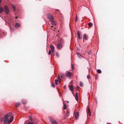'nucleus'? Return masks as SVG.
<instances>
[{
	"label": "nucleus",
	"mask_w": 124,
	"mask_h": 124,
	"mask_svg": "<svg viewBox=\"0 0 124 124\" xmlns=\"http://www.w3.org/2000/svg\"><path fill=\"white\" fill-rule=\"evenodd\" d=\"M11 114V113H8L4 116L3 122L5 124H9L12 121L13 117L12 116L10 117Z\"/></svg>",
	"instance_id": "obj_1"
},
{
	"label": "nucleus",
	"mask_w": 124,
	"mask_h": 124,
	"mask_svg": "<svg viewBox=\"0 0 124 124\" xmlns=\"http://www.w3.org/2000/svg\"><path fill=\"white\" fill-rule=\"evenodd\" d=\"M4 10L6 14H8L9 13V10L8 7L7 6H4Z\"/></svg>",
	"instance_id": "obj_2"
},
{
	"label": "nucleus",
	"mask_w": 124,
	"mask_h": 124,
	"mask_svg": "<svg viewBox=\"0 0 124 124\" xmlns=\"http://www.w3.org/2000/svg\"><path fill=\"white\" fill-rule=\"evenodd\" d=\"M47 16L48 18L50 21L52 20H53L54 19V18L50 14H47Z\"/></svg>",
	"instance_id": "obj_3"
},
{
	"label": "nucleus",
	"mask_w": 124,
	"mask_h": 124,
	"mask_svg": "<svg viewBox=\"0 0 124 124\" xmlns=\"http://www.w3.org/2000/svg\"><path fill=\"white\" fill-rule=\"evenodd\" d=\"M50 120L52 124H57V123L52 118H50Z\"/></svg>",
	"instance_id": "obj_4"
},
{
	"label": "nucleus",
	"mask_w": 124,
	"mask_h": 124,
	"mask_svg": "<svg viewBox=\"0 0 124 124\" xmlns=\"http://www.w3.org/2000/svg\"><path fill=\"white\" fill-rule=\"evenodd\" d=\"M87 112V115H89V116H90L91 115V112L89 106H88Z\"/></svg>",
	"instance_id": "obj_5"
},
{
	"label": "nucleus",
	"mask_w": 124,
	"mask_h": 124,
	"mask_svg": "<svg viewBox=\"0 0 124 124\" xmlns=\"http://www.w3.org/2000/svg\"><path fill=\"white\" fill-rule=\"evenodd\" d=\"M62 43H59L57 45V48L58 49H60L62 47Z\"/></svg>",
	"instance_id": "obj_6"
},
{
	"label": "nucleus",
	"mask_w": 124,
	"mask_h": 124,
	"mask_svg": "<svg viewBox=\"0 0 124 124\" xmlns=\"http://www.w3.org/2000/svg\"><path fill=\"white\" fill-rule=\"evenodd\" d=\"M5 33H4L1 30H0V37L3 36L5 35Z\"/></svg>",
	"instance_id": "obj_7"
},
{
	"label": "nucleus",
	"mask_w": 124,
	"mask_h": 124,
	"mask_svg": "<svg viewBox=\"0 0 124 124\" xmlns=\"http://www.w3.org/2000/svg\"><path fill=\"white\" fill-rule=\"evenodd\" d=\"M50 47L52 50V53H54V47L52 45H51L50 46Z\"/></svg>",
	"instance_id": "obj_8"
},
{
	"label": "nucleus",
	"mask_w": 124,
	"mask_h": 124,
	"mask_svg": "<svg viewBox=\"0 0 124 124\" xmlns=\"http://www.w3.org/2000/svg\"><path fill=\"white\" fill-rule=\"evenodd\" d=\"M79 116V113L77 112L75 114V117L76 119H77Z\"/></svg>",
	"instance_id": "obj_9"
},
{
	"label": "nucleus",
	"mask_w": 124,
	"mask_h": 124,
	"mask_svg": "<svg viewBox=\"0 0 124 124\" xmlns=\"http://www.w3.org/2000/svg\"><path fill=\"white\" fill-rule=\"evenodd\" d=\"M20 26L19 24L17 23H16L15 25V27L17 28L20 27Z\"/></svg>",
	"instance_id": "obj_10"
},
{
	"label": "nucleus",
	"mask_w": 124,
	"mask_h": 124,
	"mask_svg": "<svg viewBox=\"0 0 124 124\" xmlns=\"http://www.w3.org/2000/svg\"><path fill=\"white\" fill-rule=\"evenodd\" d=\"M80 31H77L78 33V38L79 39H82V37H80Z\"/></svg>",
	"instance_id": "obj_11"
},
{
	"label": "nucleus",
	"mask_w": 124,
	"mask_h": 124,
	"mask_svg": "<svg viewBox=\"0 0 124 124\" xmlns=\"http://www.w3.org/2000/svg\"><path fill=\"white\" fill-rule=\"evenodd\" d=\"M69 86L70 90L72 92L74 90V89L72 86L70 85H69Z\"/></svg>",
	"instance_id": "obj_12"
},
{
	"label": "nucleus",
	"mask_w": 124,
	"mask_h": 124,
	"mask_svg": "<svg viewBox=\"0 0 124 124\" xmlns=\"http://www.w3.org/2000/svg\"><path fill=\"white\" fill-rule=\"evenodd\" d=\"M71 75V72H67L66 74V75L68 77H70Z\"/></svg>",
	"instance_id": "obj_13"
},
{
	"label": "nucleus",
	"mask_w": 124,
	"mask_h": 124,
	"mask_svg": "<svg viewBox=\"0 0 124 124\" xmlns=\"http://www.w3.org/2000/svg\"><path fill=\"white\" fill-rule=\"evenodd\" d=\"M21 104V103H16V105H15V107L16 108H17L19 106H20Z\"/></svg>",
	"instance_id": "obj_14"
},
{
	"label": "nucleus",
	"mask_w": 124,
	"mask_h": 124,
	"mask_svg": "<svg viewBox=\"0 0 124 124\" xmlns=\"http://www.w3.org/2000/svg\"><path fill=\"white\" fill-rule=\"evenodd\" d=\"M51 21V23L53 25H56V22H54L53 20H52Z\"/></svg>",
	"instance_id": "obj_15"
},
{
	"label": "nucleus",
	"mask_w": 124,
	"mask_h": 124,
	"mask_svg": "<svg viewBox=\"0 0 124 124\" xmlns=\"http://www.w3.org/2000/svg\"><path fill=\"white\" fill-rule=\"evenodd\" d=\"M83 38L84 40V39L85 40H87V36L86 35V34H84L83 35Z\"/></svg>",
	"instance_id": "obj_16"
},
{
	"label": "nucleus",
	"mask_w": 124,
	"mask_h": 124,
	"mask_svg": "<svg viewBox=\"0 0 124 124\" xmlns=\"http://www.w3.org/2000/svg\"><path fill=\"white\" fill-rule=\"evenodd\" d=\"M75 99H76L77 101L78 99V94L77 93H76L75 94Z\"/></svg>",
	"instance_id": "obj_17"
},
{
	"label": "nucleus",
	"mask_w": 124,
	"mask_h": 124,
	"mask_svg": "<svg viewBox=\"0 0 124 124\" xmlns=\"http://www.w3.org/2000/svg\"><path fill=\"white\" fill-rule=\"evenodd\" d=\"M4 9L2 7H0V13H1L3 11Z\"/></svg>",
	"instance_id": "obj_18"
},
{
	"label": "nucleus",
	"mask_w": 124,
	"mask_h": 124,
	"mask_svg": "<svg viewBox=\"0 0 124 124\" xmlns=\"http://www.w3.org/2000/svg\"><path fill=\"white\" fill-rule=\"evenodd\" d=\"M29 119L31 121H32V116H29Z\"/></svg>",
	"instance_id": "obj_19"
},
{
	"label": "nucleus",
	"mask_w": 124,
	"mask_h": 124,
	"mask_svg": "<svg viewBox=\"0 0 124 124\" xmlns=\"http://www.w3.org/2000/svg\"><path fill=\"white\" fill-rule=\"evenodd\" d=\"M12 6L13 8V10L15 11L16 10V8L15 6H14V5L12 4Z\"/></svg>",
	"instance_id": "obj_20"
},
{
	"label": "nucleus",
	"mask_w": 124,
	"mask_h": 124,
	"mask_svg": "<svg viewBox=\"0 0 124 124\" xmlns=\"http://www.w3.org/2000/svg\"><path fill=\"white\" fill-rule=\"evenodd\" d=\"M97 72L99 74H100L101 73V72L100 70L98 69L97 70Z\"/></svg>",
	"instance_id": "obj_21"
},
{
	"label": "nucleus",
	"mask_w": 124,
	"mask_h": 124,
	"mask_svg": "<svg viewBox=\"0 0 124 124\" xmlns=\"http://www.w3.org/2000/svg\"><path fill=\"white\" fill-rule=\"evenodd\" d=\"M61 78H64L65 75L64 74H61L60 75Z\"/></svg>",
	"instance_id": "obj_22"
},
{
	"label": "nucleus",
	"mask_w": 124,
	"mask_h": 124,
	"mask_svg": "<svg viewBox=\"0 0 124 124\" xmlns=\"http://www.w3.org/2000/svg\"><path fill=\"white\" fill-rule=\"evenodd\" d=\"M22 102L23 104H25L26 103V101L25 100H23L22 101Z\"/></svg>",
	"instance_id": "obj_23"
},
{
	"label": "nucleus",
	"mask_w": 124,
	"mask_h": 124,
	"mask_svg": "<svg viewBox=\"0 0 124 124\" xmlns=\"http://www.w3.org/2000/svg\"><path fill=\"white\" fill-rule=\"evenodd\" d=\"M69 113L68 110L67 111L66 115V116H68L69 115Z\"/></svg>",
	"instance_id": "obj_24"
},
{
	"label": "nucleus",
	"mask_w": 124,
	"mask_h": 124,
	"mask_svg": "<svg viewBox=\"0 0 124 124\" xmlns=\"http://www.w3.org/2000/svg\"><path fill=\"white\" fill-rule=\"evenodd\" d=\"M80 86L83 87V83L81 82H80Z\"/></svg>",
	"instance_id": "obj_25"
},
{
	"label": "nucleus",
	"mask_w": 124,
	"mask_h": 124,
	"mask_svg": "<svg viewBox=\"0 0 124 124\" xmlns=\"http://www.w3.org/2000/svg\"><path fill=\"white\" fill-rule=\"evenodd\" d=\"M64 106H63V108H64V109H66V105L64 104Z\"/></svg>",
	"instance_id": "obj_26"
},
{
	"label": "nucleus",
	"mask_w": 124,
	"mask_h": 124,
	"mask_svg": "<svg viewBox=\"0 0 124 124\" xmlns=\"http://www.w3.org/2000/svg\"><path fill=\"white\" fill-rule=\"evenodd\" d=\"M78 17L77 15L76 16V17L75 18V22H76L77 20Z\"/></svg>",
	"instance_id": "obj_27"
},
{
	"label": "nucleus",
	"mask_w": 124,
	"mask_h": 124,
	"mask_svg": "<svg viewBox=\"0 0 124 124\" xmlns=\"http://www.w3.org/2000/svg\"><path fill=\"white\" fill-rule=\"evenodd\" d=\"M92 25V23L91 22L89 23L88 24V25L89 26H91Z\"/></svg>",
	"instance_id": "obj_28"
},
{
	"label": "nucleus",
	"mask_w": 124,
	"mask_h": 124,
	"mask_svg": "<svg viewBox=\"0 0 124 124\" xmlns=\"http://www.w3.org/2000/svg\"><path fill=\"white\" fill-rule=\"evenodd\" d=\"M58 80H57V79H56L55 80V84L56 85H58V83H57V82H58Z\"/></svg>",
	"instance_id": "obj_29"
},
{
	"label": "nucleus",
	"mask_w": 124,
	"mask_h": 124,
	"mask_svg": "<svg viewBox=\"0 0 124 124\" xmlns=\"http://www.w3.org/2000/svg\"><path fill=\"white\" fill-rule=\"evenodd\" d=\"M51 86L52 87H55V85L54 83H53L52 84Z\"/></svg>",
	"instance_id": "obj_30"
},
{
	"label": "nucleus",
	"mask_w": 124,
	"mask_h": 124,
	"mask_svg": "<svg viewBox=\"0 0 124 124\" xmlns=\"http://www.w3.org/2000/svg\"><path fill=\"white\" fill-rule=\"evenodd\" d=\"M58 80L59 81V82H60V78L59 77V75H58Z\"/></svg>",
	"instance_id": "obj_31"
},
{
	"label": "nucleus",
	"mask_w": 124,
	"mask_h": 124,
	"mask_svg": "<svg viewBox=\"0 0 124 124\" xmlns=\"http://www.w3.org/2000/svg\"><path fill=\"white\" fill-rule=\"evenodd\" d=\"M71 67L73 69H74V66L73 64H72L71 65Z\"/></svg>",
	"instance_id": "obj_32"
},
{
	"label": "nucleus",
	"mask_w": 124,
	"mask_h": 124,
	"mask_svg": "<svg viewBox=\"0 0 124 124\" xmlns=\"http://www.w3.org/2000/svg\"><path fill=\"white\" fill-rule=\"evenodd\" d=\"M51 53V51L50 50H49V53H48V54H49V55Z\"/></svg>",
	"instance_id": "obj_33"
},
{
	"label": "nucleus",
	"mask_w": 124,
	"mask_h": 124,
	"mask_svg": "<svg viewBox=\"0 0 124 124\" xmlns=\"http://www.w3.org/2000/svg\"><path fill=\"white\" fill-rule=\"evenodd\" d=\"M27 124H33L31 122H28Z\"/></svg>",
	"instance_id": "obj_34"
},
{
	"label": "nucleus",
	"mask_w": 124,
	"mask_h": 124,
	"mask_svg": "<svg viewBox=\"0 0 124 124\" xmlns=\"http://www.w3.org/2000/svg\"><path fill=\"white\" fill-rule=\"evenodd\" d=\"M56 54L57 56V57H58L59 56V54H58V52H57Z\"/></svg>",
	"instance_id": "obj_35"
},
{
	"label": "nucleus",
	"mask_w": 124,
	"mask_h": 124,
	"mask_svg": "<svg viewBox=\"0 0 124 124\" xmlns=\"http://www.w3.org/2000/svg\"><path fill=\"white\" fill-rule=\"evenodd\" d=\"M87 78H89L90 77V76H89V75H88L87 76Z\"/></svg>",
	"instance_id": "obj_36"
},
{
	"label": "nucleus",
	"mask_w": 124,
	"mask_h": 124,
	"mask_svg": "<svg viewBox=\"0 0 124 124\" xmlns=\"http://www.w3.org/2000/svg\"><path fill=\"white\" fill-rule=\"evenodd\" d=\"M10 29L11 30H12V31H13L14 30V29L13 28H10Z\"/></svg>",
	"instance_id": "obj_37"
},
{
	"label": "nucleus",
	"mask_w": 124,
	"mask_h": 124,
	"mask_svg": "<svg viewBox=\"0 0 124 124\" xmlns=\"http://www.w3.org/2000/svg\"><path fill=\"white\" fill-rule=\"evenodd\" d=\"M1 0H0V4H1Z\"/></svg>",
	"instance_id": "obj_38"
},
{
	"label": "nucleus",
	"mask_w": 124,
	"mask_h": 124,
	"mask_svg": "<svg viewBox=\"0 0 124 124\" xmlns=\"http://www.w3.org/2000/svg\"><path fill=\"white\" fill-rule=\"evenodd\" d=\"M17 18V16H16V17H15V18H16H16Z\"/></svg>",
	"instance_id": "obj_39"
},
{
	"label": "nucleus",
	"mask_w": 124,
	"mask_h": 124,
	"mask_svg": "<svg viewBox=\"0 0 124 124\" xmlns=\"http://www.w3.org/2000/svg\"><path fill=\"white\" fill-rule=\"evenodd\" d=\"M95 77H96V78H97V76H95Z\"/></svg>",
	"instance_id": "obj_40"
},
{
	"label": "nucleus",
	"mask_w": 124,
	"mask_h": 124,
	"mask_svg": "<svg viewBox=\"0 0 124 124\" xmlns=\"http://www.w3.org/2000/svg\"><path fill=\"white\" fill-rule=\"evenodd\" d=\"M67 103H69V101H67Z\"/></svg>",
	"instance_id": "obj_41"
},
{
	"label": "nucleus",
	"mask_w": 124,
	"mask_h": 124,
	"mask_svg": "<svg viewBox=\"0 0 124 124\" xmlns=\"http://www.w3.org/2000/svg\"><path fill=\"white\" fill-rule=\"evenodd\" d=\"M53 27V26H51V28H52Z\"/></svg>",
	"instance_id": "obj_42"
},
{
	"label": "nucleus",
	"mask_w": 124,
	"mask_h": 124,
	"mask_svg": "<svg viewBox=\"0 0 124 124\" xmlns=\"http://www.w3.org/2000/svg\"><path fill=\"white\" fill-rule=\"evenodd\" d=\"M79 88V87H77V88L78 89Z\"/></svg>",
	"instance_id": "obj_43"
},
{
	"label": "nucleus",
	"mask_w": 124,
	"mask_h": 124,
	"mask_svg": "<svg viewBox=\"0 0 124 124\" xmlns=\"http://www.w3.org/2000/svg\"><path fill=\"white\" fill-rule=\"evenodd\" d=\"M65 88V87L64 86V88Z\"/></svg>",
	"instance_id": "obj_44"
},
{
	"label": "nucleus",
	"mask_w": 124,
	"mask_h": 124,
	"mask_svg": "<svg viewBox=\"0 0 124 124\" xmlns=\"http://www.w3.org/2000/svg\"><path fill=\"white\" fill-rule=\"evenodd\" d=\"M26 123V122H25V123L24 124H25V123Z\"/></svg>",
	"instance_id": "obj_45"
},
{
	"label": "nucleus",
	"mask_w": 124,
	"mask_h": 124,
	"mask_svg": "<svg viewBox=\"0 0 124 124\" xmlns=\"http://www.w3.org/2000/svg\"><path fill=\"white\" fill-rule=\"evenodd\" d=\"M79 55L80 56H81V55H80V54H79Z\"/></svg>",
	"instance_id": "obj_46"
},
{
	"label": "nucleus",
	"mask_w": 124,
	"mask_h": 124,
	"mask_svg": "<svg viewBox=\"0 0 124 124\" xmlns=\"http://www.w3.org/2000/svg\"><path fill=\"white\" fill-rule=\"evenodd\" d=\"M51 29H52L53 30V29H52L51 28Z\"/></svg>",
	"instance_id": "obj_47"
},
{
	"label": "nucleus",
	"mask_w": 124,
	"mask_h": 124,
	"mask_svg": "<svg viewBox=\"0 0 124 124\" xmlns=\"http://www.w3.org/2000/svg\"><path fill=\"white\" fill-rule=\"evenodd\" d=\"M55 27H54V29H55Z\"/></svg>",
	"instance_id": "obj_48"
}]
</instances>
